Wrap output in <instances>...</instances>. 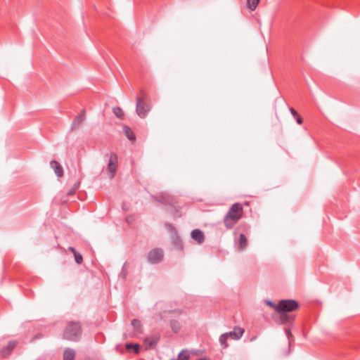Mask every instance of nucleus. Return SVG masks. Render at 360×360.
<instances>
[{"label":"nucleus","mask_w":360,"mask_h":360,"mask_svg":"<svg viewBox=\"0 0 360 360\" xmlns=\"http://www.w3.org/2000/svg\"><path fill=\"white\" fill-rule=\"evenodd\" d=\"M243 206L239 202L231 205L224 217L223 222L227 229H232L237 222L242 218Z\"/></svg>","instance_id":"obj_1"},{"label":"nucleus","mask_w":360,"mask_h":360,"mask_svg":"<svg viewBox=\"0 0 360 360\" xmlns=\"http://www.w3.org/2000/svg\"><path fill=\"white\" fill-rule=\"evenodd\" d=\"M82 335V326L79 321H70L63 332V338L77 341Z\"/></svg>","instance_id":"obj_2"},{"label":"nucleus","mask_w":360,"mask_h":360,"mask_svg":"<svg viewBox=\"0 0 360 360\" xmlns=\"http://www.w3.org/2000/svg\"><path fill=\"white\" fill-rule=\"evenodd\" d=\"M244 332L245 330L243 328L236 326L234 327L233 330L229 333H223L219 337V342L221 345L223 347V348L228 347L229 345L226 343V341L229 338H231L234 340H238L240 339Z\"/></svg>","instance_id":"obj_3"},{"label":"nucleus","mask_w":360,"mask_h":360,"mask_svg":"<svg viewBox=\"0 0 360 360\" xmlns=\"http://www.w3.org/2000/svg\"><path fill=\"white\" fill-rule=\"evenodd\" d=\"M151 108V104L148 98L136 96V114L141 118H145Z\"/></svg>","instance_id":"obj_4"},{"label":"nucleus","mask_w":360,"mask_h":360,"mask_svg":"<svg viewBox=\"0 0 360 360\" xmlns=\"http://www.w3.org/2000/svg\"><path fill=\"white\" fill-rule=\"evenodd\" d=\"M298 302L294 300H283L276 306V311L290 312L298 308Z\"/></svg>","instance_id":"obj_5"},{"label":"nucleus","mask_w":360,"mask_h":360,"mask_svg":"<svg viewBox=\"0 0 360 360\" xmlns=\"http://www.w3.org/2000/svg\"><path fill=\"white\" fill-rule=\"evenodd\" d=\"M117 169V155L115 153L110 154L109 162L108 164V172L110 179L113 178Z\"/></svg>","instance_id":"obj_6"},{"label":"nucleus","mask_w":360,"mask_h":360,"mask_svg":"<svg viewBox=\"0 0 360 360\" xmlns=\"http://www.w3.org/2000/svg\"><path fill=\"white\" fill-rule=\"evenodd\" d=\"M164 257L163 251L160 248H155L150 250L148 255V260L151 264L160 262Z\"/></svg>","instance_id":"obj_7"},{"label":"nucleus","mask_w":360,"mask_h":360,"mask_svg":"<svg viewBox=\"0 0 360 360\" xmlns=\"http://www.w3.org/2000/svg\"><path fill=\"white\" fill-rule=\"evenodd\" d=\"M85 120V110H82V112L77 115L72 124H71V129H78L80 125L84 122V121Z\"/></svg>","instance_id":"obj_8"},{"label":"nucleus","mask_w":360,"mask_h":360,"mask_svg":"<svg viewBox=\"0 0 360 360\" xmlns=\"http://www.w3.org/2000/svg\"><path fill=\"white\" fill-rule=\"evenodd\" d=\"M279 314L278 322L281 324L291 323L295 320V316L288 314V312L276 311Z\"/></svg>","instance_id":"obj_9"},{"label":"nucleus","mask_w":360,"mask_h":360,"mask_svg":"<svg viewBox=\"0 0 360 360\" xmlns=\"http://www.w3.org/2000/svg\"><path fill=\"white\" fill-rule=\"evenodd\" d=\"M160 337L154 335L144 339L143 343L146 349L153 348L159 341Z\"/></svg>","instance_id":"obj_10"},{"label":"nucleus","mask_w":360,"mask_h":360,"mask_svg":"<svg viewBox=\"0 0 360 360\" xmlns=\"http://www.w3.org/2000/svg\"><path fill=\"white\" fill-rule=\"evenodd\" d=\"M191 237L193 240H196L199 244H201L205 240V236L202 231L200 229H194L191 231Z\"/></svg>","instance_id":"obj_11"},{"label":"nucleus","mask_w":360,"mask_h":360,"mask_svg":"<svg viewBox=\"0 0 360 360\" xmlns=\"http://www.w3.org/2000/svg\"><path fill=\"white\" fill-rule=\"evenodd\" d=\"M51 167L54 169L56 174L58 177H61L63 175V169L61 165L56 160H52L50 163Z\"/></svg>","instance_id":"obj_12"},{"label":"nucleus","mask_w":360,"mask_h":360,"mask_svg":"<svg viewBox=\"0 0 360 360\" xmlns=\"http://www.w3.org/2000/svg\"><path fill=\"white\" fill-rule=\"evenodd\" d=\"M247 245H248V240H247L246 236L243 233L240 234L239 239H238V250H245L247 247Z\"/></svg>","instance_id":"obj_13"},{"label":"nucleus","mask_w":360,"mask_h":360,"mask_svg":"<svg viewBox=\"0 0 360 360\" xmlns=\"http://www.w3.org/2000/svg\"><path fill=\"white\" fill-rule=\"evenodd\" d=\"M75 357V351L70 348H66L63 352L64 360H74Z\"/></svg>","instance_id":"obj_14"},{"label":"nucleus","mask_w":360,"mask_h":360,"mask_svg":"<svg viewBox=\"0 0 360 360\" xmlns=\"http://www.w3.org/2000/svg\"><path fill=\"white\" fill-rule=\"evenodd\" d=\"M155 201L162 204H170L172 202L171 197L167 194H162L160 197H153Z\"/></svg>","instance_id":"obj_15"},{"label":"nucleus","mask_w":360,"mask_h":360,"mask_svg":"<svg viewBox=\"0 0 360 360\" xmlns=\"http://www.w3.org/2000/svg\"><path fill=\"white\" fill-rule=\"evenodd\" d=\"M16 345V341H10L6 349H1V355L4 356L8 355L14 349Z\"/></svg>","instance_id":"obj_16"},{"label":"nucleus","mask_w":360,"mask_h":360,"mask_svg":"<svg viewBox=\"0 0 360 360\" xmlns=\"http://www.w3.org/2000/svg\"><path fill=\"white\" fill-rule=\"evenodd\" d=\"M123 131L129 140H135V134L132 129L127 125L123 126Z\"/></svg>","instance_id":"obj_17"},{"label":"nucleus","mask_w":360,"mask_h":360,"mask_svg":"<svg viewBox=\"0 0 360 360\" xmlns=\"http://www.w3.org/2000/svg\"><path fill=\"white\" fill-rule=\"evenodd\" d=\"M170 326L174 333H177L181 328L179 322L176 320H172L170 321Z\"/></svg>","instance_id":"obj_18"},{"label":"nucleus","mask_w":360,"mask_h":360,"mask_svg":"<svg viewBox=\"0 0 360 360\" xmlns=\"http://www.w3.org/2000/svg\"><path fill=\"white\" fill-rule=\"evenodd\" d=\"M259 2V0H247V6L250 11H253L256 9Z\"/></svg>","instance_id":"obj_19"},{"label":"nucleus","mask_w":360,"mask_h":360,"mask_svg":"<svg viewBox=\"0 0 360 360\" xmlns=\"http://www.w3.org/2000/svg\"><path fill=\"white\" fill-rule=\"evenodd\" d=\"M112 112L117 118L123 119L124 112L120 107H114L112 108Z\"/></svg>","instance_id":"obj_20"},{"label":"nucleus","mask_w":360,"mask_h":360,"mask_svg":"<svg viewBox=\"0 0 360 360\" xmlns=\"http://www.w3.org/2000/svg\"><path fill=\"white\" fill-rule=\"evenodd\" d=\"M190 354L187 350H182L178 355L177 360H188Z\"/></svg>","instance_id":"obj_21"},{"label":"nucleus","mask_w":360,"mask_h":360,"mask_svg":"<svg viewBox=\"0 0 360 360\" xmlns=\"http://www.w3.org/2000/svg\"><path fill=\"white\" fill-rule=\"evenodd\" d=\"M79 185H80V182L79 181H77L73 187L68 192V195H72L75 193L76 191L79 188Z\"/></svg>","instance_id":"obj_22"},{"label":"nucleus","mask_w":360,"mask_h":360,"mask_svg":"<svg viewBox=\"0 0 360 360\" xmlns=\"http://www.w3.org/2000/svg\"><path fill=\"white\" fill-rule=\"evenodd\" d=\"M74 257L77 264H80L82 263L83 257L80 253H79L78 252H75Z\"/></svg>","instance_id":"obj_23"},{"label":"nucleus","mask_w":360,"mask_h":360,"mask_svg":"<svg viewBox=\"0 0 360 360\" xmlns=\"http://www.w3.org/2000/svg\"><path fill=\"white\" fill-rule=\"evenodd\" d=\"M126 221L129 226L133 227L135 222V217L133 215H128L126 217Z\"/></svg>","instance_id":"obj_24"},{"label":"nucleus","mask_w":360,"mask_h":360,"mask_svg":"<svg viewBox=\"0 0 360 360\" xmlns=\"http://www.w3.org/2000/svg\"><path fill=\"white\" fill-rule=\"evenodd\" d=\"M126 352H135V343L131 342L126 345Z\"/></svg>","instance_id":"obj_25"},{"label":"nucleus","mask_w":360,"mask_h":360,"mask_svg":"<svg viewBox=\"0 0 360 360\" xmlns=\"http://www.w3.org/2000/svg\"><path fill=\"white\" fill-rule=\"evenodd\" d=\"M266 304L270 307H271L272 308L275 309V310L276 311V306L277 304H274V302H273L271 300H266L265 301Z\"/></svg>","instance_id":"obj_26"},{"label":"nucleus","mask_w":360,"mask_h":360,"mask_svg":"<svg viewBox=\"0 0 360 360\" xmlns=\"http://www.w3.org/2000/svg\"><path fill=\"white\" fill-rule=\"evenodd\" d=\"M290 112H291L292 115L294 117H297V116H298V113H297V112L294 108H290Z\"/></svg>","instance_id":"obj_27"},{"label":"nucleus","mask_w":360,"mask_h":360,"mask_svg":"<svg viewBox=\"0 0 360 360\" xmlns=\"http://www.w3.org/2000/svg\"><path fill=\"white\" fill-rule=\"evenodd\" d=\"M165 226L169 229V230H171V231H175V228L170 224L169 223H165Z\"/></svg>","instance_id":"obj_28"},{"label":"nucleus","mask_w":360,"mask_h":360,"mask_svg":"<svg viewBox=\"0 0 360 360\" xmlns=\"http://www.w3.org/2000/svg\"><path fill=\"white\" fill-rule=\"evenodd\" d=\"M136 333H138L140 331L141 322L136 319Z\"/></svg>","instance_id":"obj_29"},{"label":"nucleus","mask_w":360,"mask_h":360,"mask_svg":"<svg viewBox=\"0 0 360 360\" xmlns=\"http://www.w3.org/2000/svg\"><path fill=\"white\" fill-rule=\"evenodd\" d=\"M285 333H286L288 339L290 340V336H292V333H290V330L288 328H285ZM289 342H290V340H289Z\"/></svg>","instance_id":"obj_30"},{"label":"nucleus","mask_w":360,"mask_h":360,"mask_svg":"<svg viewBox=\"0 0 360 360\" xmlns=\"http://www.w3.org/2000/svg\"><path fill=\"white\" fill-rule=\"evenodd\" d=\"M296 118V121H297V123L299 124H301L303 122L302 120V118L301 117H300L299 115L297 117H295Z\"/></svg>","instance_id":"obj_31"},{"label":"nucleus","mask_w":360,"mask_h":360,"mask_svg":"<svg viewBox=\"0 0 360 360\" xmlns=\"http://www.w3.org/2000/svg\"><path fill=\"white\" fill-rule=\"evenodd\" d=\"M124 268H125V264L124 265L123 268H122V272L120 274V276L124 278L126 277V273H125V271H124Z\"/></svg>","instance_id":"obj_32"},{"label":"nucleus","mask_w":360,"mask_h":360,"mask_svg":"<svg viewBox=\"0 0 360 360\" xmlns=\"http://www.w3.org/2000/svg\"><path fill=\"white\" fill-rule=\"evenodd\" d=\"M121 349H122V346L121 345H117L116 347H115V349H116L117 352H122Z\"/></svg>","instance_id":"obj_33"},{"label":"nucleus","mask_w":360,"mask_h":360,"mask_svg":"<svg viewBox=\"0 0 360 360\" xmlns=\"http://www.w3.org/2000/svg\"><path fill=\"white\" fill-rule=\"evenodd\" d=\"M136 354H137L139 352L141 346L139 344L136 343Z\"/></svg>","instance_id":"obj_34"},{"label":"nucleus","mask_w":360,"mask_h":360,"mask_svg":"<svg viewBox=\"0 0 360 360\" xmlns=\"http://www.w3.org/2000/svg\"><path fill=\"white\" fill-rule=\"evenodd\" d=\"M69 250L73 253V255L75 252H77L76 250L73 247H69Z\"/></svg>","instance_id":"obj_35"},{"label":"nucleus","mask_w":360,"mask_h":360,"mask_svg":"<svg viewBox=\"0 0 360 360\" xmlns=\"http://www.w3.org/2000/svg\"><path fill=\"white\" fill-rule=\"evenodd\" d=\"M122 209H123L124 210H128V207H127V205H126V203H123V204H122Z\"/></svg>","instance_id":"obj_36"},{"label":"nucleus","mask_w":360,"mask_h":360,"mask_svg":"<svg viewBox=\"0 0 360 360\" xmlns=\"http://www.w3.org/2000/svg\"><path fill=\"white\" fill-rule=\"evenodd\" d=\"M131 324L132 326L135 327V319L131 320Z\"/></svg>","instance_id":"obj_37"},{"label":"nucleus","mask_w":360,"mask_h":360,"mask_svg":"<svg viewBox=\"0 0 360 360\" xmlns=\"http://www.w3.org/2000/svg\"><path fill=\"white\" fill-rule=\"evenodd\" d=\"M256 338H257V336H253V337H252V338H250V340L252 342V341H254L255 340H256Z\"/></svg>","instance_id":"obj_38"},{"label":"nucleus","mask_w":360,"mask_h":360,"mask_svg":"<svg viewBox=\"0 0 360 360\" xmlns=\"http://www.w3.org/2000/svg\"><path fill=\"white\" fill-rule=\"evenodd\" d=\"M196 360H210V359H207V358H200V359H198Z\"/></svg>","instance_id":"obj_39"}]
</instances>
